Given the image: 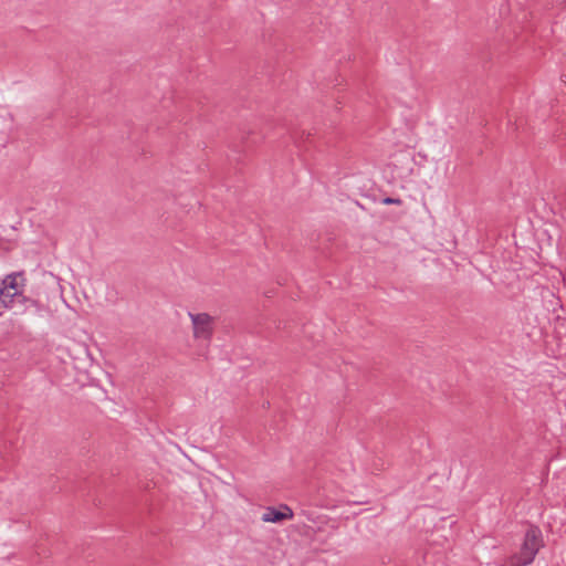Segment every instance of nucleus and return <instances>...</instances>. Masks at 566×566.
<instances>
[{"mask_svg":"<svg viewBox=\"0 0 566 566\" xmlns=\"http://www.w3.org/2000/svg\"><path fill=\"white\" fill-rule=\"evenodd\" d=\"M196 339L209 340L214 329V318L208 313H189Z\"/></svg>","mask_w":566,"mask_h":566,"instance_id":"nucleus-3","label":"nucleus"},{"mask_svg":"<svg viewBox=\"0 0 566 566\" xmlns=\"http://www.w3.org/2000/svg\"><path fill=\"white\" fill-rule=\"evenodd\" d=\"M541 547V539L536 531L526 533L523 546L518 555L512 557L511 566H526L531 564Z\"/></svg>","mask_w":566,"mask_h":566,"instance_id":"nucleus-2","label":"nucleus"},{"mask_svg":"<svg viewBox=\"0 0 566 566\" xmlns=\"http://www.w3.org/2000/svg\"><path fill=\"white\" fill-rule=\"evenodd\" d=\"M24 277L21 273L7 275L0 286V315L13 306L15 301L23 297Z\"/></svg>","mask_w":566,"mask_h":566,"instance_id":"nucleus-1","label":"nucleus"},{"mask_svg":"<svg viewBox=\"0 0 566 566\" xmlns=\"http://www.w3.org/2000/svg\"><path fill=\"white\" fill-rule=\"evenodd\" d=\"M384 205H401V200L399 198H390L387 197L382 200Z\"/></svg>","mask_w":566,"mask_h":566,"instance_id":"nucleus-5","label":"nucleus"},{"mask_svg":"<svg viewBox=\"0 0 566 566\" xmlns=\"http://www.w3.org/2000/svg\"><path fill=\"white\" fill-rule=\"evenodd\" d=\"M294 516L293 511L287 505H281L280 509L266 507L262 515L264 523H280L285 520H292Z\"/></svg>","mask_w":566,"mask_h":566,"instance_id":"nucleus-4","label":"nucleus"}]
</instances>
